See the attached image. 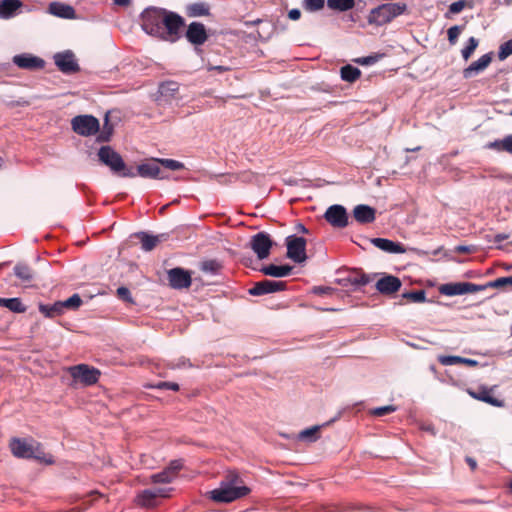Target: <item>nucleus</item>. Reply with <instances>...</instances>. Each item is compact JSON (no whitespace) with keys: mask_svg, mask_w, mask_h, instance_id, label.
I'll return each mask as SVG.
<instances>
[{"mask_svg":"<svg viewBox=\"0 0 512 512\" xmlns=\"http://www.w3.org/2000/svg\"><path fill=\"white\" fill-rule=\"evenodd\" d=\"M142 30L151 36L175 41L184 25V19L176 12L165 8L147 7L140 14Z\"/></svg>","mask_w":512,"mask_h":512,"instance_id":"nucleus-1","label":"nucleus"},{"mask_svg":"<svg viewBox=\"0 0 512 512\" xmlns=\"http://www.w3.org/2000/svg\"><path fill=\"white\" fill-rule=\"evenodd\" d=\"M99 161L109 167L113 174L121 177L134 178L135 172L131 167H127L121 155L111 146H102L97 153Z\"/></svg>","mask_w":512,"mask_h":512,"instance_id":"nucleus-2","label":"nucleus"},{"mask_svg":"<svg viewBox=\"0 0 512 512\" xmlns=\"http://www.w3.org/2000/svg\"><path fill=\"white\" fill-rule=\"evenodd\" d=\"M12 454L18 458H34L46 464H53L51 456L45 457V453L40 449V444L33 440L28 441L21 438H12L9 444Z\"/></svg>","mask_w":512,"mask_h":512,"instance_id":"nucleus-3","label":"nucleus"},{"mask_svg":"<svg viewBox=\"0 0 512 512\" xmlns=\"http://www.w3.org/2000/svg\"><path fill=\"white\" fill-rule=\"evenodd\" d=\"M406 9L407 5L401 2L381 4L370 11L367 21L370 25L383 26L402 15Z\"/></svg>","mask_w":512,"mask_h":512,"instance_id":"nucleus-4","label":"nucleus"},{"mask_svg":"<svg viewBox=\"0 0 512 512\" xmlns=\"http://www.w3.org/2000/svg\"><path fill=\"white\" fill-rule=\"evenodd\" d=\"M251 489L236 470L226 471V504L249 495Z\"/></svg>","mask_w":512,"mask_h":512,"instance_id":"nucleus-5","label":"nucleus"},{"mask_svg":"<svg viewBox=\"0 0 512 512\" xmlns=\"http://www.w3.org/2000/svg\"><path fill=\"white\" fill-rule=\"evenodd\" d=\"M71 127L76 134L82 137H89L95 135L99 131L100 122L93 115H77L71 119Z\"/></svg>","mask_w":512,"mask_h":512,"instance_id":"nucleus-6","label":"nucleus"},{"mask_svg":"<svg viewBox=\"0 0 512 512\" xmlns=\"http://www.w3.org/2000/svg\"><path fill=\"white\" fill-rule=\"evenodd\" d=\"M339 274L341 276L338 277L335 282L344 288L351 287L353 290L359 289L373 280L370 275L358 269L340 271Z\"/></svg>","mask_w":512,"mask_h":512,"instance_id":"nucleus-7","label":"nucleus"},{"mask_svg":"<svg viewBox=\"0 0 512 512\" xmlns=\"http://www.w3.org/2000/svg\"><path fill=\"white\" fill-rule=\"evenodd\" d=\"M308 240L302 236L290 235L286 237V256L295 263H303L307 260L306 245Z\"/></svg>","mask_w":512,"mask_h":512,"instance_id":"nucleus-8","label":"nucleus"},{"mask_svg":"<svg viewBox=\"0 0 512 512\" xmlns=\"http://www.w3.org/2000/svg\"><path fill=\"white\" fill-rule=\"evenodd\" d=\"M486 290V286L478 285L470 282H451L442 284L439 292L445 296H456L464 294H472Z\"/></svg>","mask_w":512,"mask_h":512,"instance_id":"nucleus-9","label":"nucleus"},{"mask_svg":"<svg viewBox=\"0 0 512 512\" xmlns=\"http://www.w3.org/2000/svg\"><path fill=\"white\" fill-rule=\"evenodd\" d=\"M69 373L74 380L80 381L84 386H91L98 382L100 371L86 364H79L69 368Z\"/></svg>","mask_w":512,"mask_h":512,"instance_id":"nucleus-10","label":"nucleus"},{"mask_svg":"<svg viewBox=\"0 0 512 512\" xmlns=\"http://www.w3.org/2000/svg\"><path fill=\"white\" fill-rule=\"evenodd\" d=\"M53 58L55 65L64 74H74L80 70V66L71 50L58 52Z\"/></svg>","mask_w":512,"mask_h":512,"instance_id":"nucleus-11","label":"nucleus"},{"mask_svg":"<svg viewBox=\"0 0 512 512\" xmlns=\"http://www.w3.org/2000/svg\"><path fill=\"white\" fill-rule=\"evenodd\" d=\"M170 489L165 488H152L141 491L136 497L137 505L145 508H151L157 505L159 498L169 496Z\"/></svg>","mask_w":512,"mask_h":512,"instance_id":"nucleus-12","label":"nucleus"},{"mask_svg":"<svg viewBox=\"0 0 512 512\" xmlns=\"http://www.w3.org/2000/svg\"><path fill=\"white\" fill-rule=\"evenodd\" d=\"M135 177L141 176L150 179H166L168 174L161 169L157 159L139 164L134 170Z\"/></svg>","mask_w":512,"mask_h":512,"instance_id":"nucleus-13","label":"nucleus"},{"mask_svg":"<svg viewBox=\"0 0 512 512\" xmlns=\"http://www.w3.org/2000/svg\"><path fill=\"white\" fill-rule=\"evenodd\" d=\"M273 244L274 242L270 236L264 232L257 233L251 240V248L260 260L269 257Z\"/></svg>","mask_w":512,"mask_h":512,"instance_id":"nucleus-14","label":"nucleus"},{"mask_svg":"<svg viewBox=\"0 0 512 512\" xmlns=\"http://www.w3.org/2000/svg\"><path fill=\"white\" fill-rule=\"evenodd\" d=\"M168 282L173 289H186L192 284V278L190 272L183 268L176 267L167 271Z\"/></svg>","mask_w":512,"mask_h":512,"instance_id":"nucleus-15","label":"nucleus"},{"mask_svg":"<svg viewBox=\"0 0 512 512\" xmlns=\"http://www.w3.org/2000/svg\"><path fill=\"white\" fill-rule=\"evenodd\" d=\"M286 289V282L274 281L264 279L256 282L252 288L249 289V294L252 296H262Z\"/></svg>","mask_w":512,"mask_h":512,"instance_id":"nucleus-16","label":"nucleus"},{"mask_svg":"<svg viewBox=\"0 0 512 512\" xmlns=\"http://www.w3.org/2000/svg\"><path fill=\"white\" fill-rule=\"evenodd\" d=\"M12 62L17 67L27 70H40L45 66V61L42 58L30 53L17 54L13 56Z\"/></svg>","mask_w":512,"mask_h":512,"instance_id":"nucleus-17","label":"nucleus"},{"mask_svg":"<svg viewBox=\"0 0 512 512\" xmlns=\"http://www.w3.org/2000/svg\"><path fill=\"white\" fill-rule=\"evenodd\" d=\"M179 84L175 81H165L159 85L158 98L159 104H170L178 100Z\"/></svg>","mask_w":512,"mask_h":512,"instance_id":"nucleus-18","label":"nucleus"},{"mask_svg":"<svg viewBox=\"0 0 512 512\" xmlns=\"http://www.w3.org/2000/svg\"><path fill=\"white\" fill-rule=\"evenodd\" d=\"M185 37L189 43L200 46L207 40V32L204 24L200 22H191L185 33Z\"/></svg>","mask_w":512,"mask_h":512,"instance_id":"nucleus-19","label":"nucleus"},{"mask_svg":"<svg viewBox=\"0 0 512 512\" xmlns=\"http://www.w3.org/2000/svg\"><path fill=\"white\" fill-rule=\"evenodd\" d=\"M324 218L328 224H348L349 215L343 205L334 204L327 208Z\"/></svg>","mask_w":512,"mask_h":512,"instance_id":"nucleus-20","label":"nucleus"},{"mask_svg":"<svg viewBox=\"0 0 512 512\" xmlns=\"http://www.w3.org/2000/svg\"><path fill=\"white\" fill-rule=\"evenodd\" d=\"M493 52L482 55L478 60L472 62L468 67L463 69V78L470 79L475 75L483 72L491 63Z\"/></svg>","mask_w":512,"mask_h":512,"instance_id":"nucleus-21","label":"nucleus"},{"mask_svg":"<svg viewBox=\"0 0 512 512\" xmlns=\"http://www.w3.org/2000/svg\"><path fill=\"white\" fill-rule=\"evenodd\" d=\"M401 280L393 275H386L376 282V289L383 295H391L400 290Z\"/></svg>","mask_w":512,"mask_h":512,"instance_id":"nucleus-22","label":"nucleus"},{"mask_svg":"<svg viewBox=\"0 0 512 512\" xmlns=\"http://www.w3.org/2000/svg\"><path fill=\"white\" fill-rule=\"evenodd\" d=\"M48 12L63 19H74L76 17L75 9L71 5L57 1L49 4Z\"/></svg>","mask_w":512,"mask_h":512,"instance_id":"nucleus-23","label":"nucleus"},{"mask_svg":"<svg viewBox=\"0 0 512 512\" xmlns=\"http://www.w3.org/2000/svg\"><path fill=\"white\" fill-rule=\"evenodd\" d=\"M376 210L366 204L356 205L353 209L354 219L362 224L371 223L375 220Z\"/></svg>","mask_w":512,"mask_h":512,"instance_id":"nucleus-24","label":"nucleus"},{"mask_svg":"<svg viewBox=\"0 0 512 512\" xmlns=\"http://www.w3.org/2000/svg\"><path fill=\"white\" fill-rule=\"evenodd\" d=\"M132 237L139 239L144 251H151L165 239V234L151 235L147 232H138L133 234Z\"/></svg>","mask_w":512,"mask_h":512,"instance_id":"nucleus-25","label":"nucleus"},{"mask_svg":"<svg viewBox=\"0 0 512 512\" xmlns=\"http://www.w3.org/2000/svg\"><path fill=\"white\" fill-rule=\"evenodd\" d=\"M22 7L20 0H1L0 1V18L10 19L17 14V11Z\"/></svg>","mask_w":512,"mask_h":512,"instance_id":"nucleus-26","label":"nucleus"},{"mask_svg":"<svg viewBox=\"0 0 512 512\" xmlns=\"http://www.w3.org/2000/svg\"><path fill=\"white\" fill-rule=\"evenodd\" d=\"M371 243L374 244L377 248L388 252V253H404L405 248L402 244L393 242L389 239L384 238H373L371 239Z\"/></svg>","mask_w":512,"mask_h":512,"instance_id":"nucleus-27","label":"nucleus"},{"mask_svg":"<svg viewBox=\"0 0 512 512\" xmlns=\"http://www.w3.org/2000/svg\"><path fill=\"white\" fill-rule=\"evenodd\" d=\"M292 270H293V267L288 264L280 265V266H277L274 264H269V265L263 266L260 269V271L264 275L271 276V277H277V278L286 277V276L290 275L292 273Z\"/></svg>","mask_w":512,"mask_h":512,"instance_id":"nucleus-28","label":"nucleus"},{"mask_svg":"<svg viewBox=\"0 0 512 512\" xmlns=\"http://www.w3.org/2000/svg\"><path fill=\"white\" fill-rule=\"evenodd\" d=\"M469 394L471 395V397H473L474 399H477V400H480V401H483L485 403H488L492 406H495V407H503L504 406V402L502 400H499L495 397H493L491 395V390L485 388V387H482L479 389V391H469Z\"/></svg>","mask_w":512,"mask_h":512,"instance_id":"nucleus-29","label":"nucleus"},{"mask_svg":"<svg viewBox=\"0 0 512 512\" xmlns=\"http://www.w3.org/2000/svg\"><path fill=\"white\" fill-rule=\"evenodd\" d=\"M438 361L440 364L444 366L456 365V364H464L469 367H476L478 365V361L470 358H464L460 356H446L440 355L438 357Z\"/></svg>","mask_w":512,"mask_h":512,"instance_id":"nucleus-30","label":"nucleus"},{"mask_svg":"<svg viewBox=\"0 0 512 512\" xmlns=\"http://www.w3.org/2000/svg\"><path fill=\"white\" fill-rule=\"evenodd\" d=\"M39 311L47 318H54L64 313L62 301L53 304H39Z\"/></svg>","mask_w":512,"mask_h":512,"instance_id":"nucleus-31","label":"nucleus"},{"mask_svg":"<svg viewBox=\"0 0 512 512\" xmlns=\"http://www.w3.org/2000/svg\"><path fill=\"white\" fill-rule=\"evenodd\" d=\"M186 14L189 17H201L209 15V5L205 2H194L186 6Z\"/></svg>","mask_w":512,"mask_h":512,"instance_id":"nucleus-32","label":"nucleus"},{"mask_svg":"<svg viewBox=\"0 0 512 512\" xmlns=\"http://www.w3.org/2000/svg\"><path fill=\"white\" fill-rule=\"evenodd\" d=\"M0 306L5 307L15 313H24L26 311V306L22 303L20 298L0 297Z\"/></svg>","mask_w":512,"mask_h":512,"instance_id":"nucleus-33","label":"nucleus"},{"mask_svg":"<svg viewBox=\"0 0 512 512\" xmlns=\"http://www.w3.org/2000/svg\"><path fill=\"white\" fill-rule=\"evenodd\" d=\"M340 75L342 80L352 83L360 77L361 71L357 67L347 64L341 68Z\"/></svg>","mask_w":512,"mask_h":512,"instance_id":"nucleus-34","label":"nucleus"},{"mask_svg":"<svg viewBox=\"0 0 512 512\" xmlns=\"http://www.w3.org/2000/svg\"><path fill=\"white\" fill-rule=\"evenodd\" d=\"M14 274L22 281V282H30L33 280L34 273L32 269L26 264H17L14 267Z\"/></svg>","mask_w":512,"mask_h":512,"instance_id":"nucleus-35","label":"nucleus"},{"mask_svg":"<svg viewBox=\"0 0 512 512\" xmlns=\"http://www.w3.org/2000/svg\"><path fill=\"white\" fill-rule=\"evenodd\" d=\"M327 6L332 10L344 12L355 6V0H327Z\"/></svg>","mask_w":512,"mask_h":512,"instance_id":"nucleus-36","label":"nucleus"},{"mask_svg":"<svg viewBox=\"0 0 512 512\" xmlns=\"http://www.w3.org/2000/svg\"><path fill=\"white\" fill-rule=\"evenodd\" d=\"M113 133V126L109 122V112L105 114L104 124L101 133L98 135L99 142H108Z\"/></svg>","mask_w":512,"mask_h":512,"instance_id":"nucleus-37","label":"nucleus"},{"mask_svg":"<svg viewBox=\"0 0 512 512\" xmlns=\"http://www.w3.org/2000/svg\"><path fill=\"white\" fill-rule=\"evenodd\" d=\"M487 288H497V289H503L507 287H512V275L508 277H500L493 281L488 282L485 284Z\"/></svg>","mask_w":512,"mask_h":512,"instance_id":"nucleus-38","label":"nucleus"},{"mask_svg":"<svg viewBox=\"0 0 512 512\" xmlns=\"http://www.w3.org/2000/svg\"><path fill=\"white\" fill-rule=\"evenodd\" d=\"M402 297L409 302L422 303L426 300V292L424 290L405 292Z\"/></svg>","mask_w":512,"mask_h":512,"instance_id":"nucleus-39","label":"nucleus"},{"mask_svg":"<svg viewBox=\"0 0 512 512\" xmlns=\"http://www.w3.org/2000/svg\"><path fill=\"white\" fill-rule=\"evenodd\" d=\"M174 478L168 468H165L161 472L153 474L151 481L153 483H170Z\"/></svg>","mask_w":512,"mask_h":512,"instance_id":"nucleus-40","label":"nucleus"},{"mask_svg":"<svg viewBox=\"0 0 512 512\" xmlns=\"http://www.w3.org/2000/svg\"><path fill=\"white\" fill-rule=\"evenodd\" d=\"M479 42L475 37H470L465 47L461 50V55L464 60H468L477 48Z\"/></svg>","mask_w":512,"mask_h":512,"instance_id":"nucleus-41","label":"nucleus"},{"mask_svg":"<svg viewBox=\"0 0 512 512\" xmlns=\"http://www.w3.org/2000/svg\"><path fill=\"white\" fill-rule=\"evenodd\" d=\"M325 5V0H302V7L307 12H316Z\"/></svg>","mask_w":512,"mask_h":512,"instance_id":"nucleus-42","label":"nucleus"},{"mask_svg":"<svg viewBox=\"0 0 512 512\" xmlns=\"http://www.w3.org/2000/svg\"><path fill=\"white\" fill-rule=\"evenodd\" d=\"M81 304H82V299L78 294H73L71 297H69L65 301H62L64 311L66 309L67 310H76L81 306Z\"/></svg>","mask_w":512,"mask_h":512,"instance_id":"nucleus-43","label":"nucleus"},{"mask_svg":"<svg viewBox=\"0 0 512 512\" xmlns=\"http://www.w3.org/2000/svg\"><path fill=\"white\" fill-rule=\"evenodd\" d=\"M510 55H512V38L509 39L508 41L502 43L499 46L498 53H497L498 59L500 61H504Z\"/></svg>","mask_w":512,"mask_h":512,"instance_id":"nucleus-44","label":"nucleus"},{"mask_svg":"<svg viewBox=\"0 0 512 512\" xmlns=\"http://www.w3.org/2000/svg\"><path fill=\"white\" fill-rule=\"evenodd\" d=\"M159 166H163L165 169L176 171L180 170L184 167L182 162H179L174 159H157Z\"/></svg>","mask_w":512,"mask_h":512,"instance_id":"nucleus-45","label":"nucleus"},{"mask_svg":"<svg viewBox=\"0 0 512 512\" xmlns=\"http://www.w3.org/2000/svg\"><path fill=\"white\" fill-rule=\"evenodd\" d=\"M321 426H313L300 432L299 437L303 440L315 441Z\"/></svg>","mask_w":512,"mask_h":512,"instance_id":"nucleus-46","label":"nucleus"},{"mask_svg":"<svg viewBox=\"0 0 512 512\" xmlns=\"http://www.w3.org/2000/svg\"><path fill=\"white\" fill-rule=\"evenodd\" d=\"M207 494L213 501L220 503L224 502V482H221L217 489L209 491Z\"/></svg>","mask_w":512,"mask_h":512,"instance_id":"nucleus-47","label":"nucleus"},{"mask_svg":"<svg viewBox=\"0 0 512 512\" xmlns=\"http://www.w3.org/2000/svg\"><path fill=\"white\" fill-rule=\"evenodd\" d=\"M397 410V407L394 405H387L382 407H377L371 410V414L377 417H382L385 415H388L390 413H393Z\"/></svg>","mask_w":512,"mask_h":512,"instance_id":"nucleus-48","label":"nucleus"},{"mask_svg":"<svg viewBox=\"0 0 512 512\" xmlns=\"http://www.w3.org/2000/svg\"><path fill=\"white\" fill-rule=\"evenodd\" d=\"M311 292L316 295H332L334 292H336L335 288L329 287V286H314L311 289Z\"/></svg>","mask_w":512,"mask_h":512,"instance_id":"nucleus-49","label":"nucleus"},{"mask_svg":"<svg viewBox=\"0 0 512 512\" xmlns=\"http://www.w3.org/2000/svg\"><path fill=\"white\" fill-rule=\"evenodd\" d=\"M221 266L214 260L205 261L202 263V270L211 273H217Z\"/></svg>","mask_w":512,"mask_h":512,"instance_id":"nucleus-50","label":"nucleus"},{"mask_svg":"<svg viewBox=\"0 0 512 512\" xmlns=\"http://www.w3.org/2000/svg\"><path fill=\"white\" fill-rule=\"evenodd\" d=\"M461 33V27L460 26H452L448 29L447 31V34H448V40L451 44H455L459 35Z\"/></svg>","mask_w":512,"mask_h":512,"instance_id":"nucleus-51","label":"nucleus"},{"mask_svg":"<svg viewBox=\"0 0 512 512\" xmlns=\"http://www.w3.org/2000/svg\"><path fill=\"white\" fill-rule=\"evenodd\" d=\"M117 293V296L119 299L125 301V302H128V303H133V299L131 297V293H130V290L126 287H119L116 291Z\"/></svg>","mask_w":512,"mask_h":512,"instance_id":"nucleus-52","label":"nucleus"},{"mask_svg":"<svg viewBox=\"0 0 512 512\" xmlns=\"http://www.w3.org/2000/svg\"><path fill=\"white\" fill-rule=\"evenodd\" d=\"M378 55H369L366 57H361L355 60L356 63L360 65H373L379 60Z\"/></svg>","mask_w":512,"mask_h":512,"instance_id":"nucleus-53","label":"nucleus"},{"mask_svg":"<svg viewBox=\"0 0 512 512\" xmlns=\"http://www.w3.org/2000/svg\"><path fill=\"white\" fill-rule=\"evenodd\" d=\"M466 5V0H458L456 2H453L449 6V12L452 14L460 13Z\"/></svg>","mask_w":512,"mask_h":512,"instance_id":"nucleus-54","label":"nucleus"},{"mask_svg":"<svg viewBox=\"0 0 512 512\" xmlns=\"http://www.w3.org/2000/svg\"><path fill=\"white\" fill-rule=\"evenodd\" d=\"M155 387L157 389H171L173 391H178L179 390V385L177 383H174V382L162 381V382H159Z\"/></svg>","mask_w":512,"mask_h":512,"instance_id":"nucleus-55","label":"nucleus"},{"mask_svg":"<svg viewBox=\"0 0 512 512\" xmlns=\"http://www.w3.org/2000/svg\"><path fill=\"white\" fill-rule=\"evenodd\" d=\"M183 464L181 460H174L167 467L171 474L175 477L177 472L182 468Z\"/></svg>","mask_w":512,"mask_h":512,"instance_id":"nucleus-56","label":"nucleus"},{"mask_svg":"<svg viewBox=\"0 0 512 512\" xmlns=\"http://www.w3.org/2000/svg\"><path fill=\"white\" fill-rule=\"evenodd\" d=\"M503 142H504V138L503 139H498V140H495L493 142H489L486 145V147L489 148V149L497 150V151H504Z\"/></svg>","mask_w":512,"mask_h":512,"instance_id":"nucleus-57","label":"nucleus"},{"mask_svg":"<svg viewBox=\"0 0 512 512\" xmlns=\"http://www.w3.org/2000/svg\"><path fill=\"white\" fill-rule=\"evenodd\" d=\"M504 151L512 154V134H509L504 137Z\"/></svg>","mask_w":512,"mask_h":512,"instance_id":"nucleus-58","label":"nucleus"},{"mask_svg":"<svg viewBox=\"0 0 512 512\" xmlns=\"http://www.w3.org/2000/svg\"><path fill=\"white\" fill-rule=\"evenodd\" d=\"M288 17H289V19H291L293 21L299 20L301 17V11L297 8L291 9L288 12Z\"/></svg>","mask_w":512,"mask_h":512,"instance_id":"nucleus-59","label":"nucleus"},{"mask_svg":"<svg viewBox=\"0 0 512 512\" xmlns=\"http://www.w3.org/2000/svg\"><path fill=\"white\" fill-rule=\"evenodd\" d=\"M466 463L469 465V467L471 468L472 471L476 470L477 468V462L474 458L472 457H466Z\"/></svg>","mask_w":512,"mask_h":512,"instance_id":"nucleus-60","label":"nucleus"},{"mask_svg":"<svg viewBox=\"0 0 512 512\" xmlns=\"http://www.w3.org/2000/svg\"><path fill=\"white\" fill-rule=\"evenodd\" d=\"M455 251L459 253H471L472 249L469 246L460 245L455 248Z\"/></svg>","mask_w":512,"mask_h":512,"instance_id":"nucleus-61","label":"nucleus"},{"mask_svg":"<svg viewBox=\"0 0 512 512\" xmlns=\"http://www.w3.org/2000/svg\"><path fill=\"white\" fill-rule=\"evenodd\" d=\"M508 238H509V235H508V234H497V235L495 236V238H494V241H495L496 243H499V242H502V241H504V240H506V239H508Z\"/></svg>","mask_w":512,"mask_h":512,"instance_id":"nucleus-62","label":"nucleus"},{"mask_svg":"<svg viewBox=\"0 0 512 512\" xmlns=\"http://www.w3.org/2000/svg\"><path fill=\"white\" fill-rule=\"evenodd\" d=\"M113 2L119 6H128L130 4V0H113Z\"/></svg>","mask_w":512,"mask_h":512,"instance_id":"nucleus-63","label":"nucleus"},{"mask_svg":"<svg viewBox=\"0 0 512 512\" xmlns=\"http://www.w3.org/2000/svg\"><path fill=\"white\" fill-rule=\"evenodd\" d=\"M261 22H262V20H261V19H256V20L251 21V22H246L245 24H246V25H255V24H259V23H261Z\"/></svg>","mask_w":512,"mask_h":512,"instance_id":"nucleus-64","label":"nucleus"}]
</instances>
